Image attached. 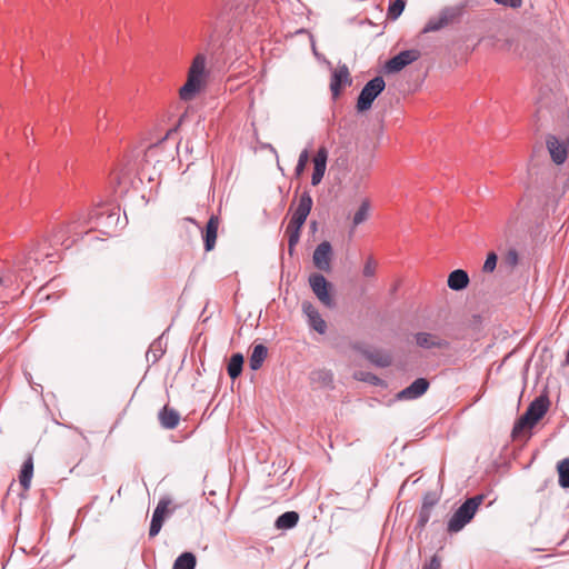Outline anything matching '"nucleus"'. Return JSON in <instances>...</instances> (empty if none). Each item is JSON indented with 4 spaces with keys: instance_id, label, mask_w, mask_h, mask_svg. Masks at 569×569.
Returning a JSON list of instances; mask_svg holds the SVG:
<instances>
[{
    "instance_id": "a211bd4d",
    "label": "nucleus",
    "mask_w": 569,
    "mask_h": 569,
    "mask_svg": "<svg viewBox=\"0 0 569 569\" xmlns=\"http://www.w3.org/2000/svg\"><path fill=\"white\" fill-rule=\"evenodd\" d=\"M469 283L468 273L465 270L457 269L448 277V287L452 290H462Z\"/></svg>"
},
{
    "instance_id": "c756f323",
    "label": "nucleus",
    "mask_w": 569,
    "mask_h": 569,
    "mask_svg": "<svg viewBox=\"0 0 569 569\" xmlns=\"http://www.w3.org/2000/svg\"><path fill=\"white\" fill-rule=\"evenodd\" d=\"M405 7L406 2L403 0H395L388 8V18L391 20L398 19L405 10Z\"/></svg>"
},
{
    "instance_id": "7ed1b4c3",
    "label": "nucleus",
    "mask_w": 569,
    "mask_h": 569,
    "mask_svg": "<svg viewBox=\"0 0 569 569\" xmlns=\"http://www.w3.org/2000/svg\"><path fill=\"white\" fill-rule=\"evenodd\" d=\"M482 501V495L467 499L450 518L448 522V530L450 532L460 531L473 518Z\"/></svg>"
},
{
    "instance_id": "6ab92c4d",
    "label": "nucleus",
    "mask_w": 569,
    "mask_h": 569,
    "mask_svg": "<svg viewBox=\"0 0 569 569\" xmlns=\"http://www.w3.org/2000/svg\"><path fill=\"white\" fill-rule=\"evenodd\" d=\"M32 476H33V458H32V456H29L27 458V460L23 462L21 472L19 476V482H20L21 487L23 488V490H26V491L29 490Z\"/></svg>"
},
{
    "instance_id": "473e14b6",
    "label": "nucleus",
    "mask_w": 569,
    "mask_h": 569,
    "mask_svg": "<svg viewBox=\"0 0 569 569\" xmlns=\"http://www.w3.org/2000/svg\"><path fill=\"white\" fill-rule=\"evenodd\" d=\"M308 160H309V154H308V151L307 150H303L300 156H299V160H298V163H297V167H296V176H301L306 169V166L308 163Z\"/></svg>"
},
{
    "instance_id": "7c9ffc66",
    "label": "nucleus",
    "mask_w": 569,
    "mask_h": 569,
    "mask_svg": "<svg viewBox=\"0 0 569 569\" xmlns=\"http://www.w3.org/2000/svg\"><path fill=\"white\" fill-rule=\"evenodd\" d=\"M377 269L378 261L372 256H369L365 261L362 274L365 278H373L376 276Z\"/></svg>"
},
{
    "instance_id": "58836bf2",
    "label": "nucleus",
    "mask_w": 569,
    "mask_h": 569,
    "mask_svg": "<svg viewBox=\"0 0 569 569\" xmlns=\"http://www.w3.org/2000/svg\"><path fill=\"white\" fill-rule=\"evenodd\" d=\"M529 429H512V432H511V438L512 440H518V439H521V438H529L530 435H528V431Z\"/></svg>"
},
{
    "instance_id": "ea45409f",
    "label": "nucleus",
    "mask_w": 569,
    "mask_h": 569,
    "mask_svg": "<svg viewBox=\"0 0 569 569\" xmlns=\"http://www.w3.org/2000/svg\"><path fill=\"white\" fill-rule=\"evenodd\" d=\"M2 282H3V280H2V278L0 277V286L2 284Z\"/></svg>"
},
{
    "instance_id": "f3484780",
    "label": "nucleus",
    "mask_w": 569,
    "mask_h": 569,
    "mask_svg": "<svg viewBox=\"0 0 569 569\" xmlns=\"http://www.w3.org/2000/svg\"><path fill=\"white\" fill-rule=\"evenodd\" d=\"M416 343L426 349L446 348L448 342L439 336L429 332H419L416 335Z\"/></svg>"
},
{
    "instance_id": "f8f14e48",
    "label": "nucleus",
    "mask_w": 569,
    "mask_h": 569,
    "mask_svg": "<svg viewBox=\"0 0 569 569\" xmlns=\"http://www.w3.org/2000/svg\"><path fill=\"white\" fill-rule=\"evenodd\" d=\"M301 308L309 326L319 335H325L327 332V322L322 319L318 309L310 301H303Z\"/></svg>"
},
{
    "instance_id": "a878e982",
    "label": "nucleus",
    "mask_w": 569,
    "mask_h": 569,
    "mask_svg": "<svg viewBox=\"0 0 569 569\" xmlns=\"http://www.w3.org/2000/svg\"><path fill=\"white\" fill-rule=\"evenodd\" d=\"M557 470L559 475V485L562 488H569V458L558 462Z\"/></svg>"
},
{
    "instance_id": "9b49d317",
    "label": "nucleus",
    "mask_w": 569,
    "mask_h": 569,
    "mask_svg": "<svg viewBox=\"0 0 569 569\" xmlns=\"http://www.w3.org/2000/svg\"><path fill=\"white\" fill-rule=\"evenodd\" d=\"M332 247L328 241H323L316 248L312 260L317 269L329 272L331 270Z\"/></svg>"
},
{
    "instance_id": "412c9836",
    "label": "nucleus",
    "mask_w": 569,
    "mask_h": 569,
    "mask_svg": "<svg viewBox=\"0 0 569 569\" xmlns=\"http://www.w3.org/2000/svg\"><path fill=\"white\" fill-rule=\"evenodd\" d=\"M159 420L162 427H176L180 422V416L173 408L164 406L159 413Z\"/></svg>"
},
{
    "instance_id": "72a5a7b5",
    "label": "nucleus",
    "mask_w": 569,
    "mask_h": 569,
    "mask_svg": "<svg viewBox=\"0 0 569 569\" xmlns=\"http://www.w3.org/2000/svg\"><path fill=\"white\" fill-rule=\"evenodd\" d=\"M519 260L518 252L515 249H510L507 251L503 257V263H506L509 268H513L517 266Z\"/></svg>"
},
{
    "instance_id": "f704fd0d",
    "label": "nucleus",
    "mask_w": 569,
    "mask_h": 569,
    "mask_svg": "<svg viewBox=\"0 0 569 569\" xmlns=\"http://www.w3.org/2000/svg\"><path fill=\"white\" fill-rule=\"evenodd\" d=\"M498 257L495 252H490L487 256V259L483 263V271L485 272H492L496 269Z\"/></svg>"
},
{
    "instance_id": "dca6fc26",
    "label": "nucleus",
    "mask_w": 569,
    "mask_h": 569,
    "mask_svg": "<svg viewBox=\"0 0 569 569\" xmlns=\"http://www.w3.org/2000/svg\"><path fill=\"white\" fill-rule=\"evenodd\" d=\"M219 218L217 216H211L207 222L204 232H203V241L206 251H211L217 241L218 228H219Z\"/></svg>"
},
{
    "instance_id": "4468645a",
    "label": "nucleus",
    "mask_w": 569,
    "mask_h": 569,
    "mask_svg": "<svg viewBox=\"0 0 569 569\" xmlns=\"http://www.w3.org/2000/svg\"><path fill=\"white\" fill-rule=\"evenodd\" d=\"M328 160V151L325 147L318 149L315 158H313V172L311 177V184L318 186L326 172Z\"/></svg>"
},
{
    "instance_id": "9d476101",
    "label": "nucleus",
    "mask_w": 569,
    "mask_h": 569,
    "mask_svg": "<svg viewBox=\"0 0 569 569\" xmlns=\"http://www.w3.org/2000/svg\"><path fill=\"white\" fill-rule=\"evenodd\" d=\"M419 57L420 52L416 49L401 51L386 63V70L388 72H398L418 60Z\"/></svg>"
},
{
    "instance_id": "39448f33",
    "label": "nucleus",
    "mask_w": 569,
    "mask_h": 569,
    "mask_svg": "<svg viewBox=\"0 0 569 569\" xmlns=\"http://www.w3.org/2000/svg\"><path fill=\"white\" fill-rule=\"evenodd\" d=\"M385 87L386 83L382 77H376L367 82L358 97L357 110L359 112L369 110L372 102L383 91Z\"/></svg>"
},
{
    "instance_id": "423d86ee",
    "label": "nucleus",
    "mask_w": 569,
    "mask_h": 569,
    "mask_svg": "<svg viewBox=\"0 0 569 569\" xmlns=\"http://www.w3.org/2000/svg\"><path fill=\"white\" fill-rule=\"evenodd\" d=\"M309 286L318 300L327 308L335 307L331 290L332 284L320 273L309 276Z\"/></svg>"
},
{
    "instance_id": "ddd939ff",
    "label": "nucleus",
    "mask_w": 569,
    "mask_h": 569,
    "mask_svg": "<svg viewBox=\"0 0 569 569\" xmlns=\"http://www.w3.org/2000/svg\"><path fill=\"white\" fill-rule=\"evenodd\" d=\"M169 505H170V501L166 500V499H161L158 502V505L153 511L151 523H150V529H149V536L151 538L156 537L160 532L162 523L164 521V518L169 511V509H168Z\"/></svg>"
},
{
    "instance_id": "f03ea898",
    "label": "nucleus",
    "mask_w": 569,
    "mask_h": 569,
    "mask_svg": "<svg viewBox=\"0 0 569 569\" xmlns=\"http://www.w3.org/2000/svg\"><path fill=\"white\" fill-rule=\"evenodd\" d=\"M206 64L207 58L204 54L199 53L193 58L188 71V79L179 90L181 100H192L196 94L203 88L207 76Z\"/></svg>"
},
{
    "instance_id": "b1692460",
    "label": "nucleus",
    "mask_w": 569,
    "mask_h": 569,
    "mask_svg": "<svg viewBox=\"0 0 569 569\" xmlns=\"http://www.w3.org/2000/svg\"><path fill=\"white\" fill-rule=\"evenodd\" d=\"M243 366V356L241 353H234L231 356L227 367L228 375L231 379H236L241 375Z\"/></svg>"
},
{
    "instance_id": "cd10ccee",
    "label": "nucleus",
    "mask_w": 569,
    "mask_h": 569,
    "mask_svg": "<svg viewBox=\"0 0 569 569\" xmlns=\"http://www.w3.org/2000/svg\"><path fill=\"white\" fill-rule=\"evenodd\" d=\"M311 379L321 386H329L333 380V376L329 370H317L312 372Z\"/></svg>"
},
{
    "instance_id": "6e6552de",
    "label": "nucleus",
    "mask_w": 569,
    "mask_h": 569,
    "mask_svg": "<svg viewBox=\"0 0 569 569\" xmlns=\"http://www.w3.org/2000/svg\"><path fill=\"white\" fill-rule=\"evenodd\" d=\"M352 79L350 71L346 64L338 66L331 74L330 90L332 97L336 99L340 96L341 91L351 86Z\"/></svg>"
},
{
    "instance_id": "1a4fd4ad",
    "label": "nucleus",
    "mask_w": 569,
    "mask_h": 569,
    "mask_svg": "<svg viewBox=\"0 0 569 569\" xmlns=\"http://www.w3.org/2000/svg\"><path fill=\"white\" fill-rule=\"evenodd\" d=\"M546 144L552 161L556 164H562L568 157L569 141L560 140L556 136L549 134L546 138Z\"/></svg>"
},
{
    "instance_id": "bb28decb",
    "label": "nucleus",
    "mask_w": 569,
    "mask_h": 569,
    "mask_svg": "<svg viewBox=\"0 0 569 569\" xmlns=\"http://www.w3.org/2000/svg\"><path fill=\"white\" fill-rule=\"evenodd\" d=\"M367 358L375 365L379 367H388L391 365V357L388 353H383L380 351L370 352L367 355Z\"/></svg>"
},
{
    "instance_id": "e433bc0d",
    "label": "nucleus",
    "mask_w": 569,
    "mask_h": 569,
    "mask_svg": "<svg viewBox=\"0 0 569 569\" xmlns=\"http://www.w3.org/2000/svg\"><path fill=\"white\" fill-rule=\"evenodd\" d=\"M432 503L425 502L420 511V523L425 525L429 519V511Z\"/></svg>"
},
{
    "instance_id": "c85d7f7f",
    "label": "nucleus",
    "mask_w": 569,
    "mask_h": 569,
    "mask_svg": "<svg viewBox=\"0 0 569 569\" xmlns=\"http://www.w3.org/2000/svg\"><path fill=\"white\" fill-rule=\"evenodd\" d=\"M73 224H74V221H69V222H63V223L58 224L53 229V237L57 238V240H61V242H63V238L68 233L74 231Z\"/></svg>"
},
{
    "instance_id": "aec40b11",
    "label": "nucleus",
    "mask_w": 569,
    "mask_h": 569,
    "mask_svg": "<svg viewBox=\"0 0 569 569\" xmlns=\"http://www.w3.org/2000/svg\"><path fill=\"white\" fill-rule=\"evenodd\" d=\"M268 356V349L263 345H257L253 347L252 353L249 359V365L252 370L261 368L263 361Z\"/></svg>"
},
{
    "instance_id": "20e7f679",
    "label": "nucleus",
    "mask_w": 569,
    "mask_h": 569,
    "mask_svg": "<svg viewBox=\"0 0 569 569\" xmlns=\"http://www.w3.org/2000/svg\"><path fill=\"white\" fill-rule=\"evenodd\" d=\"M549 405L550 402L547 396L536 398L515 427H533L546 415Z\"/></svg>"
},
{
    "instance_id": "5701e85b",
    "label": "nucleus",
    "mask_w": 569,
    "mask_h": 569,
    "mask_svg": "<svg viewBox=\"0 0 569 569\" xmlns=\"http://www.w3.org/2000/svg\"><path fill=\"white\" fill-rule=\"evenodd\" d=\"M370 201L365 199L352 218V231L369 218Z\"/></svg>"
},
{
    "instance_id": "f257e3e1",
    "label": "nucleus",
    "mask_w": 569,
    "mask_h": 569,
    "mask_svg": "<svg viewBox=\"0 0 569 569\" xmlns=\"http://www.w3.org/2000/svg\"><path fill=\"white\" fill-rule=\"evenodd\" d=\"M312 198L309 192H303L299 202L290 218V221L286 228V234L288 237L289 244V253L292 256L296 244L300 239V231L302 226L305 224L311 208H312Z\"/></svg>"
},
{
    "instance_id": "4be33fe9",
    "label": "nucleus",
    "mask_w": 569,
    "mask_h": 569,
    "mask_svg": "<svg viewBox=\"0 0 569 569\" xmlns=\"http://www.w3.org/2000/svg\"><path fill=\"white\" fill-rule=\"evenodd\" d=\"M299 515L296 511H287L278 517L276 527L278 529H290L297 525Z\"/></svg>"
},
{
    "instance_id": "c9c22d12",
    "label": "nucleus",
    "mask_w": 569,
    "mask_h": 569,
    "mask_svg": "<svg viewBox=\"0 0 569 569\" xmlns=\"http://www.w3.org/2000/svg\"><path fill=\"white\" fill-rule=\"evenodd\" d=\"M496 3L508 7L511 9H518L522 6V0H493Z\"/></svg>"
},
{
    "instance_id": "0eeeda50",
    "label": "nucleus",
    "mask_w": 569,
    "mask_h": 569,
    "mask_svg": "<svg viewBox=\"0 0 569 569\" xmlns=\"http://www.w3.org/2000/svg\"><path fill=\"white\" fill-rule=\"evenodd\" d=\"M461 13L462 9L459 7L445 8L437 17L429 19L422 31L425 33L438 31L455 22L461 16Z\"/></svg>"
},
{
    "instance_id": "4c0bfd02",
    "label": "nucleus",
    "mask_w": 569,
    "mask_h": 569,
    "mask_svg": "<svg viewBox=\"0 0 569 569\" xmlns=\"http://www.w3.org/2000/svg\"><path fill=\"white\" fill-rule=\"evenodd\" d=\"M422 569H441V560L435 555L430 561L422 567Z\"/></svg>"
},
{
    "instance_id": "393cba45",
    "label": "nucleus",
    "mask_w": 569,
    "mask_h": 569,
    "mask_svg": "<svg viewBox=\"0 0 569 569\" xmlns=\"http://www.w3.org/2000/svg\"><path fill=\"white\" fill-rule=\"evenodd\" d=\"M196 562L197 560L193 553L183 552L176 559L172 569H194Z\"/></svg>"
},
{
    "instance_id": "2eb2a0df",
    "label": "nucleus",
    "mask_w": 569,
    "mask_h": 569,
    "mask_svg": "<svg viewBox=\"0 0 569 569\" xmlns=\"http://www.w3.org/2000/svg\"><path fill=\"white\" fill-rule=\"evenodd\" d=\"M429 388V382L425 378L416 379L409 387L398 393L399 399H416L422 396Z\"/></svg>"
},
{
    "instance_id": "2f4dec72",
    "label": "nucleus",
    "mask_w": 569,
    "mask_h": 569,
    "mask_svg": "<svg viewBox=\"0 0 569 569\" xmlns=\"http://www.w3.org/2000/svg\"><path fill=\"white\" fill-rule=\"evenodd\" d=\"M355 378L360 381L369 382L373 386L382 383V380L371 372L359 371L355 373Z\"/></svg>"
}]
</instances>
